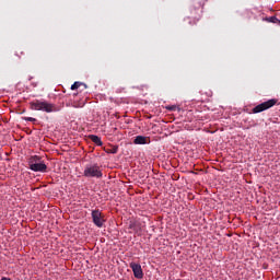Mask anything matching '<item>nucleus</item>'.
Masks as SVG:
<instances>
[{"label":"nucleus","mask_w":280,"mask_h":280,"mask_svg":"<svg viewBox=\"0 0 280 280\" xmlns=\"http://www.w3.org/2000/svg\"><path fill=\"white\" fill-rule=\"evenodd\" d=\"M32 110H43V113H56L58 108L51 104L47 103L45 101H35L31 103Z\"/></svg>","instance_id":"f03ea898"},{"label":"nucleus","mask_w":280,"mask_h":280,"mask_svg":"<svg viewBox=\"0 0 280 280\" xmlns=\"http://www.w3.org/2000/svg\"><path fill=\"white\" fill-rule=\"evenodd\" d=\"M276 104H277V100L271 98L269 101H266V102L255 106L252 109V113H254L255 115H257V113H264V110H268V108H272V106H275Z\"/></svg>","instance_id":"20e7f679"},{"label":"nucleus","mask_w":280,"mask_h":280,"mask_svg":"<svg viewBox=\"0 0 280 280\" xmlns=\"http://www.w3.org/2000/svg\"><path fill=\"white\" fill-rule=\"evenodd\" d=\"M265 21H267V23H276V24L280 25V20L277 19V16L266 18Z\"/></svg>","instance_id":"9d476101"},{"label":"nucleus","mask_w":280,"mask_h":280,"mask_svg":"<svg viewBox=\"0 0 280 280\" xmlns=\"http://www.w3.org/2000/svg\"><path fill=\"white\" fill-rule=\"evenodd\" d=\"M82 106H84V102H82L81 104L73 103L74 108H82Z\"/></svg>","instance_id":"f8f14e48"},{"label":"nucleus","mask_w":280,"mask_h":280,"mask_svg":"<svg viewBox=\"0 0 280 280\" xmlns=\"http://www.w3.org/2000/svg\"><path fill=\"white\" fill-rule=\"evenodd\" d=\"M166 110H176V105L166 106Z\"/></svg>","instance_id":"4468645a"},{"label":"nucleus","mask_w":280,"mask_h":280,"mask_svg":"<svg viewBox=\"0 0 280 280\" xmlns=\"http://www.w3.org/2000/svg\"><path fill=\"white\" fill-rule=\"evenodd\" d=\"M135 145H145L150 143V138L145 136H137L133 140Z\"/></svg>","instance_id":"0eeeda50"},{"label":"nucleus","mask_w":280,"mask_h":280,"mask_svg":"<svg viewBox=\"0 0 280 280\" xmlns=\"http://www.w3.org/2000/svg\"><path fill=\"white\" fill-rule=\"evenodd\" d=\"M80 86H84V89H86V84L77 81L71 85V91H77V89H80Z\"/></svg>","instance_id":"1a4fd4ad"},{"label":"nucleus","mask_w":280,"mask_h":280,"mask_svg":"<svg viewBox=\"0 0 280 280\" xmlns=\"http://www.w3.org/2000/svg\"><path fill=\"white\" fill-rule=\"evenodd\" d=\"M92 220L95 226L98 229H102V226H104V222H106L104 214L100 210L92 211Z\"/></svg>","instance_id":"39448f33"},{"label":"nucleus","mask_w":280,"mask_h":280,"mask_svg":"<svg viewBox=\"0 0 280 280\" xmlns=\"http://www.w3.org/2000/svg\"><path fill=\"white\" fill-rule=\"evenodd\" d=\"M89 139H91V141L95 143V145H103L102 138H100L98 136L90 135Z\"/></svg>","instance_id":"6e6552de"},{"label":"nucleus","mask_w":280,"mask_h":280,"mask_svg":"<svg viewBox=\"0 0 280 280\" xmlns=\"http://www.w3.org/2000/svg\"><path fill=\"white\" fill-rule=\"evenodd\" d=\"M24 121H36V118L33 117H23Z\"/></svg>","instance_id":"ddd939ff"},{"label":"nucleus","mask_w":280,"mask_h":280,"mask_svg":"<svg viewBox=\"0 0 280 280\" xmlns=\"http://www.w3.org/2000/svg\"><path fill=\"white\" fill-rule=\"evenodd\" d=\"M130 268L133 272V277H136V279H143V269H141V265L137 264V262H130Z\"/></svg>","instance_id":"423d86ee"},{"label":"nucleus","mask_w":280,"mask_h":280,"mask_svg":"<svg viewBox=\"0 0 280 280\" xmlns=\"http://www.w3.org/2000/svg\"><path fill=\"white\" fill-rule=\"evenodd\" d=\"M85 178H102L103 173L98 164H86L83 171Z\"/></svg>","instance_id":"7ed1b4c3"},{"label":"nucleus","mask_w":280,"mask_h":280,"mask_svg":"<svg viewBox=\"0 0 280 280\" xmlns=\"http://www.w3.org/2000/svg\"><path fill=\"white\" fill-rule=\"evenodd\" d=\"M119 148L118 147H113L112 149L107 150V154H117Z\"/></svg>","instance_id":"9b49d317"},{"label":"nucleus","mask_w":280,"mask_h":280,"mask_svg":"<svg viewBox=\"0 0 280 280\" xmlns=\"http://www.w3.org/2000/svg\"><path fill=\"white\" fill-rule=\"evenodd\" d=\"M28 168L32 170V172H47V164L42 160L38 155H33L28 159Z\"/></svg>","instance_id":"f257e3e1"}]
</instances>
